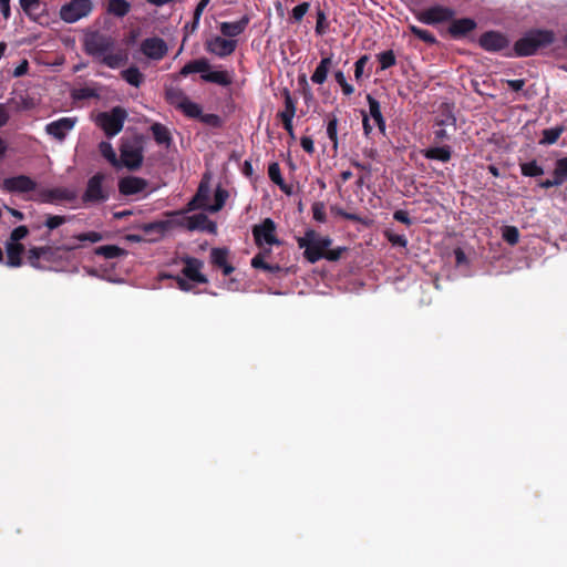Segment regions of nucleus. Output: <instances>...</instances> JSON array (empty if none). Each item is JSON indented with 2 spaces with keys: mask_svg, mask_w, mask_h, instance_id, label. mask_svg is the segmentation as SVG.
Returning <instances> with one entry per match:
<instances>
[{
  "mask_svg": "<svg viewBox=\"0 0 567 567\" xmlns=\"http://www.w3.org/2000/svg\"><path fill=\"white\" fill-rule=\"evenodd\" d=\"M555 32L547 29H530L520 37L511 50L504 52L506 58H526L535 55L539 50L555 42Z\"/></svg>",
  "mask_w": 567,
  "mask_h": 567,
  "instance_id": "1",
  "label": "nucleus"
},
{
  "mask_svg": "<svg viewBox=\"0 0 567 567\" xmlns=\"http://www.w3.org/2000/svg\"><path fill=\"white\" fill-rule=\"evenodd\" d=\"M299 248H303V257L310 264L323 258V252L332 244L329 236H320L315 229H307L303 237L297 239Z\"/></svg>",
  "mask_w": 567,
  "mask_h": 567,
  "instance_id": "2",
  "label": "nucleus"
},
{
  "mask_svg": "<svg viewBox=\"0 0 567 567\" xmlns=\"http://www.w3.org/2000/svg\"><path fill=\"white\" fill-rule=\"evenodd\" d=\"M105 175L101 172L94 174L87 179L86 187L82 194V203L85 206L102 204L109 200L110 193L103 186Z\"/></svg>",
  "mask_w": 567,
  "mask_h": 567,
  "instance_id": "3",
  "label": "nucleus"
},
{
  "mask_svg": "<svg viewBox=\"0 0 567 567\" xmlns=\"http://www.w3.org/2000/svg\"><path fill=\"white\" fill-rule=\"evenodd\" d=\"M126 117V111L121 106H115L110 112L100 113L96 123L106 136L113 137L122 131Z\"/></svg>",
  "mask_w": 567,
  "mask_h": 567,
  "instance_id": "4",
  "label": "nucleus"
},
{
  "mask_svg": "<svg viewBox=\"0 0 567 567\" xmlns=\"http://www.w3.org/2000/svg\"><path fill=\"white\" fill-rule=\"evenodd\" d=\"M93 8L91 0H71L61 7L60 18L66 23H75L90 16Z\"/></svg>",
  "mask_w": 567,
  "mask_h": 567,
  "instance_id": "5",
  "label": "nucleus"
},
{
  "mask_svg": "<svg viewBox=\"0 0 567 567\" xmlns=\"http://www.w3.org/2000/svg\"><path fill=\"white\" fill-rule=\"evenodd\" d=\"M84 50L91 56H101L114 47V40L111 35L100 31H91L84 37Z\"/></svg>",
  "mask_w": 567,
  "mask_h": 567,
  "instance_id": "6",
  "label": "nucleus"
},
{
  "mask_svg": "<svg viewBox=\"0 0 567 567\" xmlns=\"http://www.w3.org/2000/svg\"><path fill=\"white\" fill-rule=\"evenodd\" d=\"M277 225L271 218H265L260 224L254 225L251 233L255 244L258 248H262L266 244L268 246H279L281 240L276 235Z\"/></svg>",
  "mask_w": 567,
  "mask_h": 567,
  "instance_id": "7",
  "label": "nucleus"
},
{
  "mask_svg": "<svg viewBox=\"0 0 567 567\" xmlns=\"http://www.w3.org/2000/svg\"><path fill=\"white\" fill-rule=\"evenodd\" d=\"M120 163L121 166L130 171L141 168L144 159L143 146L138 142L124 141L121 145Z\"/></svg>",
  "mask_w": 567,
  "mask_h": 567,
  "instance_id": "8",
  "label": "nucleus"
},
{
  "mask_svg": "<svg viewBox=\"0 0 567 567\" xmlns=\"http://www.w3.org/2000/svg\"><path fill=\"white\" fill-rule=\"evenodd\" d=\"M78 198L74 189L68 187L43 188L37 194L35 200L42 204L60 205L64 202L71 203Z\"/></svg>",
  "mask_w": 567,
  "mask_h": 567,
  "instance_id": "9",
  "label": "nucleus"
},
{
  "mask_svg": "<svg viewBox=\"0 0 567 567\" xmlns=\"http://www.w3.org/2000/svg\"><path fill=\"white\" fill-rule=\"evenodd\" d=\"M455 16V11L452 8L444 7L441 4L432 6L416 14V19L429 25L437 23L449 22Z\"/></svg>",
  "mask_w": 567,
  "mask_h": 567,
  "instance_id": "10",
  "label": "nucleus"
},
{
  "mask_svg": "<svg viewBox=\"0 0 567 567\" xmlns=\"http://www.w3.org/2000/svg\"><path fill=\"white\" fill-rule=\"evenodd\" d=\"M478 45L492 53L502 52L509 49V39L506 34L499 31H486L482 33L478 38Z\"/></svg>",
  "mask_w": 567,
  "mask_h": 567,
  "instance_id": "11",
  "label": "nucleus"
},
{
  "mask_svg": "<svg viewBox=\"0 0 567 567\" xmlns=\"http://www.w3.org/2000/svg\"><path fill=\"white\" fill-rule=\"evenodd\" d=\"M237 48V40L226 39L225 37L215 35L205 41V49L218 58L231 55Z\"/></svg>",
  "mask_w": 567,
  "mask_h": 567,
  "instance_id": "12",
  "label": "nucleus"
},
{
  "mask_svg": "<svg viewBox=\"0 0 567 567\" xmlns=\"http://www.w3.org/2000/svg\"><path fill=\"white\" fill-rule=\"evenodd\" d=\"M76 122V117H61L48 123L44 131L52 138L62 143L66 135L74 128Z\"/></svg>",
  "mask_w": 567,
  "mask_h": 567,
  "instance_id": "13",
  "label": "nucleus"
},
{
  "mask_svg": "<svg viewBox=\"0 0 567 567\" xmlns=\"http://www.w3.org/2000/svg\"><path fill=\"white\" fill-rule=\"evenodd\" d=\"M117 187L118 193L123 196L138 195L146 190L148 181L138 176L128 175L118 179Z\"/></svg>",
  "mask_w": 567,
  "mask_h": 567,
  "instance_id": "14",
  "label": "nucleus"
},
{
  "mask_svg": "<svg viewBox=\"0 0 567 567\" xmlns=\"http://www.w3.org/2000/svg\"><path fill=\"white\" fill-rule=\"evenodd\" d=\"M141 51L148 59L162 60L167 53V44L162 38L152 37L142 41Z\"/></svg>",
  "mask_w": 567,
  "mask_h": 567,
  "instance_id": "15",
  "label": "nucleus"
},
{
  "mask_svg": "<svg viewBox=\"0 0 567 567\" xmlns=\"http://www.w3.org/2000/svg\"><path fill=\"white\" fill-rule=\"evenodd\" d=\"M3 188L9 193H29L37 189V182L27 175H18L6 178Z\"/></svg>",
  "mask_w": 567,
  "mask_h": 567,
  "instance_id": "16",
  "label": "nucleus"
},
{
  "mask_svg": "<svg viewBox=\"0 0 567 567\" xmlns=\"http://www.w3.org/2000/svg\"><path fill=\"white\" fill-rule=\"evenodd\" d=\"M185 267L182 270L184 277L190 281L198 284H206L208 281L207 277L200 272L204 264L202 260L195 257H185L183 258Z\"/></svg>",
  "mask_w": 567,
  "mask_h": 567,
  "instance_id": "17",
  "label": "nucleus"
},
{
  "mask_svg": "<svg viewBox=\"0 0 567 567\" xmlns=\"http://www.w3.org/2000/svg\"><path fill=\"white\" fill-rule=\"evenodd\" d=\"M476 21L472 18L452 19L449 33L453 39H462L476 29Z\"/></svg>",
  "mask_w": 567,
  "mask_h": 567,
  "instance_id": "18",
  "label": "nucleus"
},
{
  "mask_svg": "<svg viewBox=\"0 0 567 567\" xmlns=\"http://www.w3.org/2000/svg\"><path fill=\"white\" fill-rule=\"evenodd\" d=\"M229 250L225 247L210 250V262L214 267L221 269L224 276L235 271V267L228 262Z\"/></svg>",
  "mask_w": 567,
  "mask_h": 567,
  "instance_id": "19",
  "label": "nucleus"
},
{
  "mask_svg": "<svg viewBox=\"0 0 567 567\" xmlns=\"http://www.w3.org/2000/svg\"><path fill=\"white\" fill-rule=\"evenodd\" d=\"M249 22H250L249 16L245 14L238 21L221 22L219 24V30H220V33L223 34V37L233 39V38L240 35L241 33H244V31L248 27Z\"/></svg>",
  "mask_w": 567,
  "mask_h": 567,
  "instance_id": "20",
  "label": "nucleus"
},
{
  "mask_svg": "<svg viewBox=\"0 0 567 567\" xmlns=\"http://www.w3.org/2000/svg\"><path fill=\"white\" fill-rule=\"evenodd\" d=\"M178 95L181 101L176 104V109L181 110L187 117L199 118L202 115V106L190 101L183 91L173 92L172 95Z\"/></svg>",
  "mask_w": 567,
  "mask_h": 567,
  "instance_id": "21",
  "label": "nucleus"
},
{
  "mask_svg": "<svg viewBox=\"0 0 567 567\" xmlns=\"http://www.w3.org/2000/svg\"><path fill=\"white\" fill-rule=\"evenodd\" d=\"M186 227L189 230H206L210 234H215L217 226L205 214H195L186 218Z\"/></svg>",
  "mask_w": 567,
  "mask_h": 567,
  "instance_id": "22",
  "label": "nucleus"
},
{
  "mask_svg": "<svg viewBox=\"0 0 567 567\" xmlns=\"http://www.w3.org/2000/svg\"><path fill=\"white\" fill-rule=\"evenodd\" d=\"M70 220L69 216L64 215H52L47 214L44 223L42 225L35 224L32 226V229H40L42 226L48 228V231L41 237L42 240H48L50 237V231L59 228Z\"/></svg>",
  "mask_w": 567,
  "mask_h": 567,
  "instance_id": "23",
  "label": "nucleus"
},
{
  "mask_svg": "<svg viewBox=\"0 0 567 567\" xmlns=\"http://www.w3.org/2000/svg\"><path fill=\"white\" fill-rule=\"evenodd\" d=\"M421 153L426 159L439 161L442 163L450 162L452 157V148L450 145L429 147L422 150Z\"/></svg>",
  "mask_w": 567,
  "mask_h": 567,
  "instance_id": "24",
  "label": "nucleus"
},
{
  "mask_svg": "<svg viewBox=\"0 0 567 567\" xmlns=\"http://www.w3.org/2000/svg\"><path fill=\"white\" fill-rule=\"evenodd\" d=\"M332 54L323 56L317 65L315 72L311 75V81L315 84H323L327 81L330 69L332 68Z\"/></svg>",
  "mask_w": 567,
  "mask_h": 567,
  "instance_id": "25",
  "label": "nucleus"
},
{
  "mask_svg": "<svg viewBox=\"0 0 567 567\" xmlns=\"http://www.w3.org/2000/svg\"><path fill=\"white\" fill-rule=\"evenodd\" d=\"M7 266L17 268L22 265V254L24 252V246L20 243H7Z\"/></svg>",
  "mask_w": 567,
  "mask_h": 567,
  "instance_id": "26",
  "label": "nucleus"
},
{
  "mask_svg": "<svg viewBox=\"0 0 567 567\" xmlns=\"http://www.w3.org/2000/svg\"><path fill=\"white\" fill-rule=\"evenodd\" d=\"M200 79L207 83L218 84L220 86H229L233 83V76L227 71H206Z\"/></svg>",
  "mask_w": 567,
  "mask_h": 567,
  "instance_id": "27",
  "label": "nucleus"
},
{
  "mask_svg": "<svg viewBox=\"0 0 567 567\" xmlns=\"http://www.w3.org/2000/svg\"><path fill=\"white\" fill-rule=\"evenodd\" d=\"M210 69L209 61L206 58H200L196 60H192L186 63L179 71L182 76H187L192 73H202L204 74L206 71Z\"/></svg>",
  "mask_w": 567,
  "mask_h": 567,
  "instance_id": "28",
  "label": "nucleus"
},
{
  "mask_svg": "<svg viewBox=\"0 0 567 567\" xmlns=\"http://www.w3.org/2000/svg\"><path fill=\"white\" fill-rule=\"evenodd\" d=\"M151 132L153 134L154 141L158 145L169 146L172 144L173 140H172L171 132L165 125H163L161 123H154L151 126Z\"/></svg>",
  "mask_w": 567,
  "mask_h": 567,
  "instance_id": "29",
  "label": "nucleus"
},
{
  "mask_svg": "<svg viewBox=\"0 0 567 567\" xmlns=\"http://www.w3.org/2000/svg\"><path fill=\"white\" fill-rule=\"evenodd\" d=\"M121 76L123 80H125L128 84L135 86V87H140L141 84L143 83L144 81V75L143 73L140 71V69L137 66H130L127 68L126 70H123L121 72Z\"/></svg>",
  "mask_w": 567,
  "mask_h": 567,
  "instance_id": "30",
  "label": "nucleus"
},
{
  "mask_svg": "<svg viewBox=\"0 0 567 567\" xmlns=\"http://www.w3.org/2000/svg\"><path fill=\"white\" fill-rule=\"evenodd\" d=\"M130 10L131 4L126 0H109L107 11L117 18L125 17Z\"/></svg>",
  "mask_w": 567,
  "mask_h": 567,
  "instance_id": "31",
  "label": "nucleus"
},
{
  "mask_svg": "<svg viewBox=\"0 0 567 567\" xmlns=\"http://www.w3.org/2000/svg\"><path fill=\"white\" fill-rule=\"evenodd\" d=\"M520 173L525 177H539L544 174V168L536 159L519 164Z\"/></svg>",
  "mask_w": 567,
  "mask_h": 567,
  "instance_id": "32",
  "label": "nucleus"
},
{
  "mask_svg": "<svg viewBox=\"0 0 567 567\" xmlns=\"http://www.w3.org/2000/svg\"><path fill=\"white\" fill-rule=\"evenodd\" d=\"M97 256H103L106 259H115L126 255V251L116 245L100 246L95 249Z\"/></svg>",
  "mask_w": 567,
  "mask_h": 567,
  "instance_id": "33",
  "label": "nucleus"
},
{
  "mask_svg": "<svg viewBox=\"0 0 567 567\" xmlns=\"http://www.w3.org/2000/svg\"><path fill=\"white\" fill-rule=\"evenodd\" d=\"M99 150H100V153L102 154V156L107 159V162L118 168L121 167V163L116 156V153L114 151V148L112 147L111 143L109 142H101L100 145H99Z\"/></svg>",
  "mask_w": 567,
  "mask_h": 567,
  "instance_id": "34",
  "label": "nucleus"
},
{
  "mask_svg": "<svg viewBox=\"0 0 567 567\" xmlns=\"http://www.w3.org/2000/svg\"><path fill=\"white\" fill-rule=\"evenodd\" d=\"M377 59L380 63L379 71H385L396 64V56L393 50H386L377 54Z\"/></svg>",
  "mask_w": 567,
  "mask_h": 567,
  "instance_id": "35",
  "label": "nucleus"
},
{
  "mask_svg": "<svg viewBox=\"0 0 567 567\" xmlns=\"http://www.w3.org/2000/svg\"><path fill=\"white\" fill-rule=\"evenodd\" d=\"M75 248H76V246L68 245V244H63L59 247H52V246H41L40 247L41 251H44V252H41V255H42V259L45 261L54 260L56 251H59V250L71 251Z\"/></svg>",
  "mask_w": 567,
  "mask_h": 567,
  "instance_id": "36",
  "label": "nucleus"
},
{
  "mask_svg": "<svg viewBox=\"0 0 567 567\" xmlns=\"http://www.w3.org/2000/svg\"><path fill=\"white\" fill-rule=\"evenodd\" d=\"M268 175H269L270 181L274 182L276 185H278L281 190H284L287 194L290 193L284 182V178L281 176L280 166L278 163L274 162L269 165Z\"/></svg>",
  "mask_w": 567,
  "mask_h": 567,
  "instance_id": "37",
  "label": "nucleus"
},
{
  "mask_svg": "<svg viewBox=\"0 0 567 567\" xmlns=\"http://www.w3.org/2000/svg\"><path fill=\"white\" fill-rule=\"evenodd\" d=\"M409 30L413 35H415L417 39H420L421 41H423L424 43H426L429 45H433L437 42L434 34L432 32H430L429 30L421 29L413 24L409 25Z\"/></svg>",
  "mask_w": 567,
  "mask_h": 567,
  "instance_id": "38",
  "label": "nucleus"
},
{
  "mask_svg": "<svg viewBox=\"0 0 567 567\" xmlns=\"http://www.w3.org/2000/svg\"><path fill=\"white\" fill-rule=\"evenodd\" d=\"M327 135L329 140L332 142V147L334 151L338 150V118L334 114L329 116V121L327 124Z\"/></svg>",
  "mask_w": 567,
  "mask_h": 567,
  "instance_id": "39",
  "label": "nucleus"
},
{
  "mask_svg": "<svg viewBox=\"0 0 567 567\" xmlns=\"http://www.w3.org/2000/svg\"><path fill=\"white\" fill-rule=\"evenodd\" d=\"M563 132H564V127H561V126H556V127H550V128L544 130L543 137L540 140V144H545V145L555 144L558 141V138L560 137Z\"/></svg>",
  "mask_w": 567,
  "mask_h": 567,
  "instance_id": "40",
  "label": "nucleus"
},
{
  "mask_svg": "<svg viewBox=\"0 0 567 567\" xmlns=\"http://www.w3.org/2000/svg\"><path fill=\"white\" fill-rule=\"evenodd\" d=\"M101 56H102L101 62L111 69H116L126 61L125 55L122 53H107L106 52V53L102 54Z\"/></svg>",
  "mask_w": 567,
  "mask_h": 567,
  "instance_id": "41",
  "label": "nucleus"
},
{
  "mask_svg": "<svg viewBox=\"0 0 567 567\" xmlns=\"http://www.w3.org/2000/svg\"><path fill=\"white\" fill-rule=\"evenodd\" d=\"M284 102H285V110L278 113V116H290L295 117L296 114V101L292 99L289 90H284Z\"/></svg>",
  "mask_w": 567,
  "mask_h": 567,
  "instance_id": "42",
  "label": "nucleus"
},
{
  "mask_svg": "<svg viewBox=\"0 0 567 567\" xmlns=\"http://www.w3.org/2000/svg\"><path fill=\"white\" fill-rule=\"evenodd\" d=\"M228 198V192L224 188L217 187L215 192V200L213 205H209L208 210L210 213L219 212Z\"/></svg>",
  "mask_w": 567,
  "mask_h": 567,
  "instance_id": "43",
  "label": "nucleus"
},
{
  "mask_svg": "<svg viewBox=\"0 0 567 567\" xmlns=\"http://www.w3.org/2000/svg\"><path fill=\"white\" fill-rule=\"evenodd\" d=\"M434 126H436V127L452 126L455 130L456 117L454 116L452 111L447 107L446 111L443 112L441 116L435 118Z\"/></svg>",
  "mask_w": 567,
  "mask_h": 567,
  "instance_id": "44",
  "label": "nucleus"
},
{
  "mask_svg": "<svg viewBox=\"0 0 567 567\" xmlns=\"http://www.w3.org/2000/svg\"><path fill=\"white\" fill-rule=\"evenodd\" d=\"M502 237L508 245L515 246L519 241V230L515 226H504Z\"/></svg>",
  "mask_w": 567,
  "mask_h": 567,
  "instance_id": "45",
  "label": "nucleus"
},
{
  "mask_svg": "<svg viewBox=\"0 0 567 567\" xmlns=\"http://www.w3.org/2000/svg\"><path fill=\"white\" fill-rule=\"evenodd\" d=\"M100 95L97 91L93 87L84 86L80 89H75L72 92V97L74 100L83 101L89 99H97Z\"/></svg>",
  "mask_w": 567,
  "mask_h": 567,
  "instance_id": "46",
  "label": "nucleus"
},
{
  "mask_svg": "<svg viewBox=\"0 0 567 567\" xmlns=\"http://www.w3.org/2000/svg\"><path fill=\"white\" fill-rule=\"evenodd\" d=\"M566 179L567 178L560 175L559 172L554 169L551 179L539 181L537 185L543 189H549L551 187L560 186Z\"/></svg>",
  "mask_w": 567,
  "mask_h": 567,
  "instance_id": "47",
  "label": "nucleus"
},
{
  "mask_svg": "<svg viewBox=\"0 0 567 567\" xmlns=\"http://www.w3.org/2000/svg\"><path fill=\"white\" fill-rule=\"evenodd\" d=\"M40 247H31L27 252V260L33 268L41 269L40 260L42 259Z\"/></svg>",
  "mask_w": 567,
  "mask_h": 567,
  "instance_id": "48",
  "label": "nucleus"
},
{
  "mask_svg": "<svg viewBox=\"0 0 567 567\" xmlns=\"http://www.w3.org/2000/svg\"><path fill=\"white\" fill-rule=\"evenodd\" d=\"M310 3L309 2H301L300 4L296 6L291 11L290 19L292 22H301L306 13L309 11Z\"/></svg>",
  "mask_w": 567,
  "mask_h": 567,
  "instance_id": "49",
  "label": "nucleus"
},
{
  "mask_svg": "<svg viewBox=\"0 0 567 567\" xmlns=\"http://www.w3.org/2000/svg\"><path fill=\"white\" fill-rule=\"evenodd\" d=\"M311 210H312V217L315 220H317L319 223H324L327 220L326 207L322 202L313 203Z\"/></svg>",
  "mask_w": 567,
  "mask_h": 567,
  "instance_id": "50",
  "label": "nucleus"
},
{
  "mask_svg": "<svg viewBox=\"0 0 567 567\" xmlns=\"http://www.w3.org/2000/svg\"><path fill=\"white\" fill-rule=\"evenodd\" d=\"M328 23L324 11L318 9L317 11V23H316V33L318 35H323L327 32Z\"/></svg>",
  "mask_w": 567,
  "mask_h": 567,
  "instance_id": "51",
  "label": "nucleus"
},
{
  "mask_svg": "<svg viewBox=\"0 0 567 567\" xmlns=\"http://www.w3.org/2000/svg\"><path fill=\"white\" fill-rule=\"evenodd\" d=\"M367 100H368L369 112H370L371 117L373 120H378V118L382 117L383 115L381 113V106H380L379 101L375 100L370 94H368Z\"/></svg>",
  "mask_w": 567,
  "mask_h": 567,
  "instance_id": "52",
  "label": "nucleus"
},
{
  "mask_svg": "<svg viewBox=\"0 0 567 567\" xmlns=\"http://www.w3.org/2000/svg\"><path fill=\"white\" fill-rule=\"evenodd\" d=\"M198 120L202 123L213 126V127H220L223 124L220 116L217 114H213V113H207V114L202 113V115L199 116Z\"/></svg>",
  "mask_w": 567,
  "mask_h": 567,
  "instance_id": "53",
  "label": "nucleus"
},
{
  "mask_svg": "<svg viewBox=\"0 0 567 567\" xmlns=\"http://www.w3.org/2000/svg\"><path fill=\"white\" fill-rule=\"evenodd\" d=\"M196 199H198L200 203H204V207L206 210H208V199H209V188L205 183H200L197 189V193L195 194Z\"/></svg>",
  "mask_w": 567,
  "mask_h": 567,
  "instance_id": "54",
  "label": "nucleus"
},
{
  "mask_svg": "<svg viewBox=\"0 0 567 567\" xmlns=\"http://www.w3.org/2000/svg\"><path fill=\"white\" fill-rule=\"evenodd\" d=\"M19 2H20L22 10L27 14H32V13L38 12V10L41 7L40 0H19Z\"/></svg>",
  "mask_w": 567,
  "mask_h": 567,
  "instance_id": "55",
  "label": "nucleus"
},
{
  "mask_svg": "<svg viewBox=\"0 0 567 567\" xmlns=\"http://www.w3.org/2000/svg\"><path fill=\"white\" fill-rule=\"evenodd\" d=\"M346 251H347L346 247H337L333 249L327 248L326 251L323 252L322 259H327L329 261H338L342 257L343 252H346Z\"/></svg>",
  "mask_w": 567,
  "mask_h": 567,
  "instance_id": "56",
  "label": "nucleus"
},
{
  "mask_svg": "<svg viewBox=\"0 0 567 567\" xmlns=\"http://www.w3.org/2000/svg\"><path fill=\"white\" fill-rule=\"evenodd\" d=\"M29 234V228L24 225L16 227L10 234L9 243H19Z\"/></svg>",
  "mask_w": 567,
  "mask_h": 567,
  "instance_id": "57",
  "label": "nucleus"
},
{
  "mask_svg": "<svg viewBox=\"0 0 567 567\" xmlns=\"http://www.w3.org/2000/svg\"><path fill=\"white\" fill-rule=\"evenodd\" d=\"M74 238L80 241L99 243L103 239V236L101 233H97V231H87V233H82V234L75 235Z\"/></svg>",
  "mask_w": 567,
  "mask_h": 567,
  "instance_id": "58",
  "label": "nucleus"
},
{
  "mask_svg": "<svg viewBox=\"0 0 567 567\" xmlns=\"http://www.w3.org/2000/svg\"><path fill=\"white\" fill-rule=\"evenodd\" d=\"M369 61V55H361L354 63V78L357 81H360L364 71V66Z\"/></svg>",
  "mask_w": 567,
  "mask_h": 567,
  "instance_id": "59",
  "label": "nucleus"
},
{
  "mask_svg": "<svg viewBox=\"0 0 567 567\" xmlns=\"http://www.w3.org/2000/svg\"><path fill=\"white\" fill-rule=\"evenodd\" d=\"M386 239L393 245L405 248L408 245V239L404 235H399L394 233L386 231Z\"/></svg>",
  "mask_w": 567,
  "mask_h": 567,
  "instance_id": "60",
  "label": "nucleus"
},
{
  "mask_svg": "<svg viewBox=\"0 0 567 567\" xmlns=\"http://www.w3.org/2000/svg\"><path fill=\"white\" fill-rule=\"evenodd\" d=\"M168 227H169L168 220H158V221L146 224L144 226V230L145 231L156 230L158 233H164L168 229Z\"/></svg>",
  "mask_w": 567,
  "mask_h": 567,
  "instance_id": "61",
  "label": "nucleus"
},
{
  "mask_svg": "<svg viewBox=\"0 0 567 567\" xmlns=\"http://www.w3.org/2000/svg\"><path fill=\"white\" fill-rule=\"evenodd\" d=\"M393 218L396 220V221H400L406 226H411L412 225V219L410 218L409 216V213L406 210H403V209H399V210H395L393 213Z\"/></svg>",
  "mask_w": 567,
  "mask_h": 567,
  "instance_id": "62",
  "label": "nucleus"
},
{
  "mask_svg": "<svg viewBox=\"0 0 567 567\" xmlns=\"http://www.w3.org/2000/svg\"><path fill=\"white\" fill-rule=\"evenodd\" d=\"M300 145L302 150L310 155H312L316 151L313 140L310 136H302L300 140Z\"/></svg>",
  "mask_w": 567,
  "mask_h": 567,
  "instance_id": "63",
  "label": "nucleus"
},
{
  "mask_svg": "<svg viewBox=\"0 0 567 567\" xmlns=\"http://www.w3.org/2000/svg\"><path fill=\"white\" fill-rule=\"evenodd\" d=\"M560 175L567 178V157H563L556 161L555 168Z\"/></svg>",
  "mask_w": 567,
  "mask_h": 567,
  "instance_id": "64",
  "label": "nucleus"
}]
</instances>
